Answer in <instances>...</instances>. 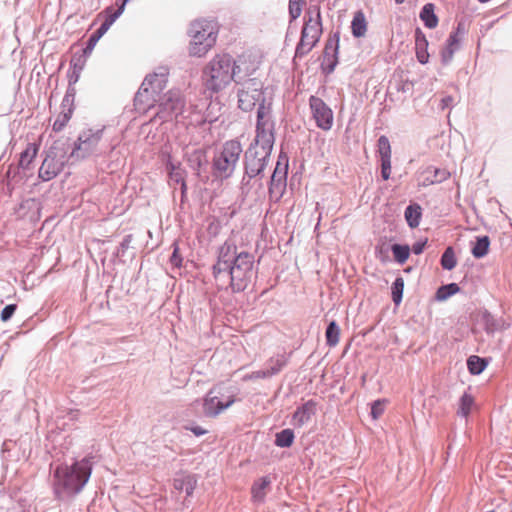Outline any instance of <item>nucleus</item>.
I'll return each instance as SVG.
<instances>
[{
	"label": "nucleus",
	"mask_w": 512,
	"mask_h": 512,
	"mask_svg": "<svg viewBox=\"0 0 512 512\" xmlns=\"http://www.w3.org/2000/svg\"><path fill=\"white\" fill-rule=\"evenodd\" d=\"M474 405V397L469 393H464L459 401V408L457 413L463 417H467Z\"/></svg>",
	"instance_id": "2f4dec72"
},
{
	"label": "nucleus",
	"mask_w": 512,
	"mask_h": 512,
	"mask_svg": "<svg viewBox=\"0 0 512 512\" xmlns=\"http://www.w3.org/2000/svg\"><path fill=\"white\" fill-rule=\"evenodd\" d=\"M459 37H458V33L457 32H453L449 35L448 39H447V44L446 46L449 47V48H454V51L458 48V45H459Z\"/></svg>",
	"instance_id": "09e8293b"
},
{
	"label": "nucleus",
	"mask_w": 512,
	"mask_h": 512,
	"mask_svg": "<svg viewBox=\"0 0 512 512\" xmlns=\"http://www.w3.org/2000/svg\"><path fill=\"white\" fill-rule=\"evenodd\" d=\"M189 166L199 173L201 166L206 163V157L202 150L193 151L188 157Z\"/></svg>",
	"instance_id": "72a5a7b5"
},
{
	"label": "nucleus",
	"mask_w": 512,
	"mask_h": 512,
	"mask_svg": "<svg viewBox=\"0 0 512 512\" xmlns=\"http://www.w3.org/2000/svg\"><path fill=\"white\" fill-rule=\"evenodd\" d=\"M302 11V0H289V14L291 20L297 19Z\"/></svg>",
	"instance_id": "37998d69"
},
{
	"label": "nucleus",
	"mask_w": 512,
	"mask_h": 512,
	"mask_svg": "<svg viewBox=\"0 0 512 512\" xmlns=\"http://www.w3.org/2000/svg\"><path fill=\"white\" fill-rule=\"evenodd\" d=\"M310 109L316 127H320V98L316 96L310 97Z\"/></svg>",
	"instance_id": "58836bf2"
},
{
	"label": "nucleus",
	"mask_w": 512,
	"mask_h": 512,
	"mask_svg": "<svg viewBox=\"0 0 512 512\" xmlns=\"http://www.w3.org/2000/svg\"><path fill=\"white\" fill-rule=\"evenodd\" d=\"M488 362L476 355H472L467 359V368L472 375H479L484 371Z\"/></svg>",
	"instance_id": "7c9ffc66"
},
{
	"label": "nucleus",
	"mask_w": 512,
	"mask_h": 512,
	"mask_svg": "<svg viewBox=\"0 0 512 512\" xmlns=\"http://www.w3.org/2000/svg\"><path fill=\"white\" fill-rule=\"evenodd\" d=\"M66 163L65 151L57 146H51L39 168L38 176L43 181L54 179L63 170Z\"/></svg>",
	"instance_id": "1a4fd4ad"
},
{
	"label": "nucleus",
	"mask_w": 512,
	"mask_h": 512,
	"mask_svg": "<svg viewBox=\"0 0 512 512\" xmlns=\"http://www.w3.org/2000/svg\"><path fill=\"white\" fill-rule=\"evenodd\" d=\"M404 289V280L401 277L396 278L392 286V298L395 304H399L402 300Z\"/></svg>",
	"instance_id": "4c0bfd02"
},
{
	"label": "nucleus",
	"mask_w": 512,
	"mask_h": 512,
	"mask_svg": "<svg viewBox=\"0 0 512 512\" xmlns=\"http://www.w3.org/2000/svg\"><path fill=\"white\" fill-rule=\"evenodd\" d=\"M428 41L424 34H422L420 31L416 33V39H415V50H416V57L417 60L421 64H426L429 60V53H428Z\"/></svg>",
	"instance_id": "5701e85b"
},
{
	"label": "nucleus",
	"mask_w": 512,
	"mask_h": 512,
	"mask_svg": "<svg viewBox=\"0 0 512 512\" xmlns=\"http://www.w3.org/2000/svg\"><path fill=\"white\" fill-rule=\"evenodd\" d=\"M294 432L292 429H284L275 435V445L281 448H288L294 442Z\"/></svg>",
	"instance_id": "c756f323"
},
{
	"label": "nucleus",
	"mask_w": 512,
	"mask_h": 512,
	"mask_svg": "<svg viewBox=\"0 0 512 512\" xmlns=\"http://www.w3.org/2000/svg\"><path fill=\"white\" fill-rule=\"evenodd\" d=\"M217 27L213 21L198 20L191 23L189 53L191 56L203 57L215 45Z\"/></svg>",
	"instance_id": "39448f33"
},
{
	"label": "nucleus",
	"mask_w": 512,
	"mask_h": 512,
	"mask_svg": "<svg viewBox=\"0 0 512 512\" xmlns=\"http://www.w3.org/2000/svg\"><path fill=\"white\" fill-rule=\"evenodd\" d=\"M287 171L288 158L286 155L280 154L272 173L269 186L270 199L275 202L282 198L286 190Z\"/></svg>",
	"instance_id": "f8f14e48"
},
{
	"label": "nucleus",
	"mask_w": 512,
	"mask_h": 512,
	"mask_svg": "<svg viewBox=\"0 0 512 512\" xmlns=\"http://www.w3.org/2000/svg\"><path fill=\"white\" fill-rule=\"evenodd\" d=\"M102 130L87 129L82 131L74 148L71 152V157L76 159H85L97 152L99 142L102 138Z\"/></svg>",
	"instance_id": "9d476101"
},
{
	"label": "nucleus",
	"mask_w": 512,
	"mask_h": 512,
	"mask_svg": "<svg viewBox=\"0 0 512 512\" xmlns=\"http://www.w3.org/2000/svg\"><path fill=\"white\" fill-rule=\"evenodd\" d=\"M92 473V458L85 457L72 465H59L53 473V492L59 500H67L80 493Z\"/></svg>",
	"instance_id": "f03ea898"
},
{
	"label": "nucleus",
	"mask_w": 512,
	"mask_h": 512,
	"mask_svg": "<svg viewBox=\"0 0 512 512\" xmlns=\"http://www.w3.org/2000/svg\"><path fill=\"white\" fill-rule=\"evenodd\" d=\"M195 436H202L207 433V430L200 426H192L188 428Z\"/></svg>",
	"instance_id": "864d4df0"
},
{
	"label": "nucleus",
	"mask_w": 512,
	"mask_h": 512,
	"mask_svg": "<svg viewBox=\"0 0 512 512\" xmlns=\"http://www.w3.org/2000/svg\"><path fill=\"white\" fill-rule=\"evenodd\" d=\"M367 27L368 22L364 12L362 10L356 11L351 22V31L353 36L357 38L365 36Z\"/></svg>",
	"instance_id": "4be33fe9"
},
{
	"label": "nucleus",
	"mask_w": 512,
	"mask_h": 512,
	"mask_svg": "<svg viewBox=\"0 0 512 512\" xmlns=\"http://www.w3.org/2000/svg\"><path fill=\"white\" fill-rule=\"evenodd\" d=\"M333 122L332 110L322 103V129H330Z\"/></svg>",
	"instance_id": "a19ab883"
},
{
	"label": "nucleus",
	"mask_w": 512,
	"mask_h": 512,
	"mask_svg": "<svg viewBox=\"0 0 512 512\" xmlns=\"http://www.w3.org/2000/svg\"><path fill=\"white\" fill-rule=\"evenodd\" d=\"M336 64H337V59L335 57H333V59L330 60L327 65L328 72H332L334 70Z\"/></svg>",
	"instance_id": "6e6d98bb"
},
{
	"label": "nucleus",
	"mask_w": 512,
	"mask_h": 512,
	"mask_svg": "<svg viewBox=\"0 0 512 512\" xmlns=\"http://www.w3.org/2000/svg\"><path fill=\"white\" fill-rule=\"evenodd\" d=\"M242 153V146L237 140L225 142L222 150L214 157L213 167L218 177L228 178L234 172Z\"/></svg>",
	"instance_id": "0eeeda50"
},
{
	"label": "nucleus",
	"mask_w": 512,
	"mask_h": 512,
	"mask_svg": "<svg viewBox=\"0 0 512 512\" xmlns=\"http://www.w3.org/2000/svg\"><path fill=\"white\" fill-rule=\"evenodd\" d=\"M286 362L287 359L283 354L271 357L266 363V369L267 372L269 373V376L272 377L273 375L278 374L286 365Z\"/></svg>",
	"instance_id": "cd10ccee"
},
{
	"label": "nucleus",
	"mask_w": 512,
	"mask_h": 512,
	"mask_svg": "<svg viewBox=\"0 0 512 512\" xmlns=\"http://www.w3.org/2000/svg\"><path fill=\"white\" fill-rule=\"evenodd\" d=\"M395 1H396V3H398V4H401V3H403L405 0H395Z\"/></svg>",
	"instance_id": "bf43d9fd"
},
{
	"label": "nucleus",
	"mask_w": 512,
	"mask_h": 512,
	"mask_svg": "<svg viewBox=\"0 0 512 512\" xmlns=\"http://www.w3.org/2000/svg\"><path fill=\"white\" fill-rule=\"evenodd\" d=\"M449 172H447L446 170H443V171H440L438 169L435 170V176L439 179V180H445L449 177Z\"/></svg>",
	"instance_id": "5fc2aeb1"
},
{
	"label": "nucleus",
	"mask_w": 512,
	"mask_h": 512,
	"mask_svg": "<svg viewBox=\"0 0 512 512\" xmlns=\"http://www.w3.org/2000/svg\"><path fill=\"white\" fill-rule=\"evenodd\" d=\"M316 18H310L305 22L302 35L296 48V55L302 56L308 53L320 39V8H316Z\"/></svg>",
	"instance_id": "9b49d317"
},
{
	"label": "nucleus",
	"mask_w": 512,
	"mask_h": 512,
	"mask_svg": "<svg viewBox=\"0 0 512 512\" xmlns=\"http://www.w3.org/2000/svg\"><path fill=\"white\" fill-rule=\"evenodd\" d=\"M404 215L409 227L416 228L419 226L422 217L421 207L418 204L409 205Z\"/></svg>",
	"instance_id": "bb28decb"
},
{
	"label": "nucleus",
	"mask_w": 512,
	"mask_h": 512,
	"mask_svg": "<svg viewBox=\"0 0 512 512\" xmlns=\"http://www.w3.org/2000/svg\"><path fill=\"white\" fill-rule=\"evenodd\" d=\"M454 52V48H449L446 46L441 52L443 62L450 61L454 55Z\"/></svg>",
	"instance_id": "8fccbe9b"
},
{
	"label": "nucleus",
	"mask_w": 512,
	"mask_h": 512,
	"mask_svg": "<svg viewBox=\"0 0 512 512\" xmlns=\"http://www.w3.org/2000/svg\"><path fill=\"white\" fill-rule=\"evenodd\" d=\"M426 243H427V239H425L422 242H416L415 244H413V246H412L413 253H415L416 255L421 254L424 250Z\"/></svg>",
	"instance_id": "3c124183"
},
{
	"label": "nucleus",
	"mask_w": 512,
	"mask_h": 512,
	"mask_svg": "<svg viewBox=\"0 0 512 512\" xmlns=\"http://www.w3.org/2000/svg\"><path fill=\"white\" fill-rule=\"evenodd\" d=\"M126 1H127V0H125L124 2H126ZM124 4H125V3H123V4H122V6H121L122 8L124 7Z\"/></svg>",
	"instance_id": "052dcab7"
},
{
	"label": "nucleus",
	"mask_w": 512,
	"mask_h": 512,
	"mask_svg": "<svg viewBox=\"0 0 512 512\" xmlns=\"http://www.w3.org/2000/svg\"><path fill=\"white\" fill-rule=\"evenodd\" d=\"M255 138L251 146L271 152L275 142V122L272 117V103H262L257 109Z\"/></svg>",
	"instance_id": "423d86ee"
},
{
	"label": "nucleus",
	"mask_w": 512,
	"mask_h": 512,
	"mask_svg": "<svg viewBox=\"0 0 512 512\" xmlns=\"http://www.w3.org/2000/svg\"><path fill=\"white\" fill-rule=\"evenodd\" d=\"M386 406V400H376L372 403L371 406V416L373 419H378L384 413Z\"/></svg>",
	"instance_id": "79ce46f5"
},
{
	"label": "nucleus",
	"mask_w": 512,
	"mask_h": 512,
	"mask_svg": "<svg viewBox=\"0 0 512 512\" xmlns=\"http://www.w3.org/2000/svg\"><path fill=\"white\" fill-rule=\"evenodd\" d=\"M270 378L269 373L267 372V369H262L258 371H253L250 374H247L244 376V380H256V379H265Z\"/></svg>",
	"instance_id": "a18cd8bd"
},
{
	"label": "nucleus",
	"mask_w": 512,
	"mask_h": 512,
	"mask_svg": "<svg viewBox=\"0 0 512 512\" xmlns=\"http://www.w3.org/2000/svg\"><path fill=\"white\" fill-rule=\"evenodd\" d=\"M271 152L249 146L245 152V174L249 178L260 175L268 164Z\"/></svg>",
	"instance_id": "ddd939ff"
},
{
	"label": "nucleus",
	"mask_w": 512,
	"mask_h": 512,
	"mask_svg": "<svg viewBox=\"0 0 512 512\" xmlns=\"http://www.w3.org/2000/svg\"><path fill=\"white\" fill-rule=\"evenodd\" d=\"M391 174V159L381 160V176L388 180Z\"/></svg>",
	"instance_id": "49530a36"
},
{
	"label": "nucleus",
	"mask_w": 512,
	"mask_h": 512,
	"mask_svg": "<svg viewBox=\"0 0 512 512\" xmlns=\"http://www.w3.org/2000/svg\"><path fill=\"white\" fill-rule=\"evenodd\" d=\"M325 336H326L327 344L329 346H335L338 344L339 338H340V329L334 321H332L328 325V327L326 329Z\"/></svg>",
	"instance_id": "c9c22d12"
},
{
	"label": "nucleus",
	"mask_w": 512,
	"mask_h": 512,
	"mask_svg": "<svg viewBox=\"0 0 512 512\" xmlns=\"http://www.w3.org/2000/svg\"><path fill=\"white\" fill-rule=\"evenodd\" d=\"M166 169L169 175V185L175 189V186L179 184L181 186L182 197H184L187 191L185 181L186 171L181 167L179 162H173L170 158L166 163Z\"/></svg>",
	"instance_id": "f3484780"
},
{
	"label": "nucleus",
	"mask_w": 512,
	"mask_h": 512,
	"mask_svg": "<svg viewBox=\"0 0 512 512\" xmlns=\"http://www.w3.org/2000/svg\"><path fill=\"white\" fill-rule=\"evenodd\" d=\"M173 252H172V255L170 257V263L174 266V267H177V268H180L182 266V257L180 256L179 254V246L177 245V243H173Z\"/></svg>",
	"instance_id": "c03bdc74"
},
{
	"label": "nucleus",
	"mask_w": 512,
	"mask_h": 512,
	"mask_svg": "<svg viewBox=\"0 0 512 512\" xmlns=\"http://www.w3.org/2000/svg\"><path fill=\"white\" fill-rule=\"evenodd\" d=\"M167 76V69L159 68V72H154L145 77L134 98L136 110L146 112L154 107L156 96L166 87Z\"/></svg>",
	"instance_id": "20e7f679"
},
{
	"label": "nucleus",
	"mask_w": 512,
	"mask_h": 512,
	"mask_svg": "<svg viewBox=\"0 0 512 512\" xmlns=\"http://www.w3.org/2000/svg\"><path fill=\"white\" fill-rule=\"evenodd\" d=\"M61 107H62V111L56 117V119L53 123V126H52V128L55 132H59V131L63 130V128L67 125V123L69 122V120L72 117L73 107H72V104L70 103L68 95H65V97L63 98Z\"/></svg>",
	"instance_id": "6ab92c4d"
},
{
	"label": "nucleus",
	"mask_w": 512,
	"mask_h": 512,
	"mask_svg": "<svg viewBox=\"0 0 512 512\" xmlns=\"http://www.w3.org/2000/svg\"><path fill=\"white\" fill-rule=\"evenodd\" d=\"M122 13V7H119L117 11L110 14L104 22L100 25V27L90 35L86 48L84 49L85 53H91L94 49L95 45L99 41V39L108 31L114 21L120 16Z\"/></svg>",
	"instance_id": "a211bd4d"
},
{
	"label": "nucleus",
	"mask_w": 512,
	"mask_h": 512,
	"mask_svg": "<svg viewBox=\"0 0 512 512\" xmlns=\"http://www.w3.org/2000/svg\"><path fill=\"white\" fill-rule=\"evenodd\" d=\"M320 228V215L317 218V222L315 224V231H317Z\"/></svg>",
	"instance_id": "4d7b16f0"
},
{
	"label": "nucleus",
	"mask_w": 512,
	"mask_h": 512,
	"mask_svg": "<svg viewBox=\"0 0 512 512\" xmlns=\"http://www.w3.org/2000/svg\"><path fill=\"white\" fill-rule=\"evenodd\" d=\"M241 87L238 89V107L245 112L252 111L258 104V107L262 103H271L264 96L263 83L256 79L250 78L243 81Z\"/></svg>",
	"instance_id": "6e6552de"
},
{
	"label": "nucleus",
	"mask_w": 512,
	"mask_h": 512,
	"mask_svg": "<svg viewBox=\"0 0 512 512\" xmlns=\"http://www.w3.org/2000/svg\"><path fill=\"white\" fill-rule=\"evenodd\" d=\"M458 291H459V287L455 283L445 285L438 289L437 298L443 300V299H446L447 297L457 293Z\"/></svg>",
	"instance_id": "ea45409f"
},
{
	"label": "nucleus",
	"mask_w": 512,
	"mask_h": 512,
	"mask_svg": "<svg viewBox=\"0 0 512 512\" xmlns=\"http://www.w3.org/2000/svg\"><path fill=\"white\" fill-rule=\"evenodd\" d=\"M173 486L178 491H185L187 496L192 495L195 486L196 480L191 475L181 476L174 479Z\"/></svg>",
	"instance_id": "393cba45"
},
{
	"label": "nucleus",
	"mask_w": 512,
	"mask_h": 512,
	"mask_svg": "<svg viewBox=\"0 0 512 512\" xmlns=\"http://www.w3.org/2000/svg\"><path fill=\"white\" fill-rule=\"evenodd\" d=\"M316 412V404L314 402H307L302 407L298 408L293 414L294 425L301 426L306 423L312 415Z\"/></svg>",
	"instance_id": "aec40b11"
},
{
	"label": "nucleus",
	"mask_w": 512,
	"mask_h": 512,
	"mask_svg": "<svg viewBox=\"0 0 512 512\" xmlns=\"http://www.w3.org/2000/svg\"><path fill=\"white\" fill-rule=\"evenodd\" d=\"M184 107V102L177 91H169L164 95L163 101L159 104V109L156 112V117L162 122L171 120L173 117L179 115Z\"/></svg>",
	"instance_id": "4468645a"
},
{
	"label": "nucleus",
	"mask_w": 512,
	"mask_h": 512,
	"mask_svg": "<svg viewBox=\"0 0 512 512\" xmlns=\"http://www.w3.org/2000/svg\"><path fill=\"white\" fill-rule=\"evenodd\" d=\"M457 265V259L452 247L446 248L441 257V266L446 270H452Z\"/></svg>",
	"instance_id": "f704fd0d"
},
{
	"label": "nucleus",
	"mask_w": 512,
	"mask_h": 512,
	"mask_svg": "<svg viewBox=\"0 0 512 512\" xmlns=\"http://www.w3.org/2000/svg\"><path fill=\"white\" fill-rule=\"evenodd\" d=\"M234 58L227 53L215 55L203 69V83L205 88L218 93L227 88L234 78Z\"/></svg>",
	"instance_id": "7ed1b4c3"
},
{
	"label": "nucleus",
	"mask_w": 512,
	"mask_h": 512,
	"mask_svg": "<svg viewBox=\"0 0 512 512\" xmlns=\"http://www.w3.org/2000/svg\"><path fill=\"white\" fill-rule=\"evenodd\" d=\"M254 263L251 253L238 252L233 241H225L218 249L217 261L212 268L217 285H227L234 293L244 291L255 276Z\"/></svg>",
	"instance_id": "f257e3e1"
},
{
	"label": "nucleus",
	"mask_w": 512,
	"mask_h": 512,
	"mask_svg": "<svg viewBox=\"0 0 512 512\" xmlns=\"http://www.w3.org/2000/svg\"><path fill=\"white\" fill-rule=\"evenodd\" d=\"M396 262L404 264L410 255V247L408 245L394 244L391 247Z\"/></svg>",
	"instance_id": "473e14b6"
},
{
	"label": "nucleus",
	"mask_w": 512,
	"mask_h": 512,
	"mask_svg": "<svg viewBox=\"0 0 512 512\" xmlns=\"http://www.w3.org/2000/svg\"><path fill=\"white\" fill-rule=\"evenodd\" d=\"M15 310H16L15 304H9V305L5 306L1 312V320L4 322L8 321L14 314Z\"/></svg>",
	"instance_id": "de8ad7c7"
},
{
	"label": "nucleus",
	"mask_w": 512,
	"mask_h": 512,
	"mask_svg": "<svg viewBox=\"0 0 512 512\" xmlns=\"http://www.w3.org/2000/svg\"><path fill=\"white\" fill-rule=\"evenodd\" d=\"M39 151V144L29 143L25 150L21 152L18 166L23 170L30 169V166L36 158Z\"/></svg>",
	"instance_id": "412c9836"
},
{
	"label": "nucleus",
	"mask_w": 512,
	"mask_h": 512,
	"mask_svg": "<svg viewBox=\"0 0 512 512\" xmlns=\"http://www.w3.org/2000/svg\"><path fill=\"white\" fill-rule=\"evenodd\" d=\"M131 242H132V235L125 236L123 238L122 242L120 243L121 250L124 252L126 249H128Z\"/></svg>",
	"instance_id": "603ef678"
},
{
	"label": "nucleus",
	"mask_w": 512,
	"mask_h": 512,
	"mask_svg": "<svg viewBox=\"0 0 512 512\" xmlns=\"http://www.w3.org/2000/svg\"><path fill=\"white\" fill-rule=\"evenodd\" d=\"M271 481L268 477H262L254 482L251 493L254 502H262L266 496V490Z\"/></svg>",
	"instance_id": "b1692460"
},
{
	"label": "nucleus",
	"mask_w": 512,
	"mask_h": 512,
	"mask_svg": "<svg viewBox=\"0 0 512 512\" xmlns=\"http://www.w3.org/2000/svg\"><path fill=\"white\" fill-rule=\"evenodd\" d=\"M235 402L233 395L221 399L215 389H211L203 400V413L207 417H216Z\"/></svg>",
	"instance_id": "2eb2a0df"
},
{
	"label": "nucleus",
	"mask_w": 512,
	"mask_h": 512,
	"mask_svg": "<svg viewBox=\"0 0 512 512\" xmlns=\"http://www.w3.org/2000/svg\"><path fill=\"white\" fill-rule=\"evenodd\" d=\"M377 147L381 160L391 159V145L386 136L382 135L379 137Z\"/></svg>",
	"instance_id": "e433bc0d"
},
{
	"label": "nucleus",
	"mask_w": 512,
	"mask_h": 512,
	"mask_svg": "<svg viewBox=\"0 0 512 512\" xmlns=\"http://www.w3.org/2000/svg\"><path fill=\"white\" fill-rule=\"evenodd\" d=\"M490 239L488 236L478 237L472 247L471 253L475 258H482L488 254Z\"/></svg>",
	"instance_id": "c85d7f7f"
},
{
	"label": "nucleus",
	"mask_w": 512,
	"mask_h": 512,
	"mask_svg": "<svg viewBox=\"0 0 512 512\" xmlns=\"http://www.w3.org/2000/svg\"><path fill=\"white\" fill-rule=\"evenodd\" d=\"M329 48H330V47H329V45H328V44H326V46H325V53H326V54H328V50H329Z\"/></svg>",
	"instance_id": "13d9d810"
},
{
	"label": "nucleus",
	"mask_w": 512,
	"mask_h": 512,
	"mask_svg": "<svg viewBox=\"0 0 512 512\" xmlns=\"http://www.w3.org/2000/svg\"><path fill=\"white\" fill-rule=\"evenodd\" d=\"M420 19L424 22L425 26L430 29L438 25V18L434 13V5L432 3L424 5L420 12Z\"/></svg>",
	"instance_id": "a878e982"
},
{
	"label": "nucleus",
	"mask_w": 512,
	"mask_h": 512,
	"mask_svg": "<svg viewBox=\"0 0 512 512\" xmlns=\"http://www.w3.org/2000/svg\"><path fill=\"white\" fill-rule=\"evenodd\" d=\"M259 68L258 60L250 54H242L234 59L235 83L241 84L244 78L251 76Z\"/></svg>",
	"instance_id": "dca6fc26"
}]
</instances>
